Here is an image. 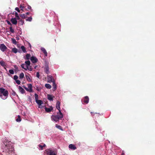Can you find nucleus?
<instances>
[{
    "label": "nucleus",
    "mask_w": 155,
    "mask_h": 155,
    "mask_svg": "<svg viewBox=\"0 0 155 155\" xmlns=\"http://www.w3.org/2000/svg\"><path fill=\"white\" fill-rule=\"evenodd\" d=\"M3 143L4 144L1 147L3 152L7 154H11L12 153H14V148L10 141L5 140Z\"/></svg>",
    "instance_id": "obj_1"
},
{
    "label": "nucleus",
    "mask_w": 155,
    "mask_h": 155,
    "mask_svg": "<svg viewBox=\"0 0 155 155\" xmlns=\"http://www.w3.org/2000/svg\"><path fill=\"white\" fill-rule=\"evenodd\" d=\"M58 151L56 149L49 148L45 150V155H57Z\"/></svg>",
    "instance_id": "obj_2"
},
{
    "label": "nucleus",
    "mask_w": 155,
    "mask_h": 155,
    "mask_svg": "<svg viewBox=\"0 0 155 155\" xmlns=\"http://www.w3.org/2000/svg\"><path fill=\"white\" fill-rule=\"evenodd\" d=\"M30 61H25V63L22 64L21 65V67L25 69V70L27 71L28 70L29 71H32V68L31 66H30Z\"/></svg>",
    "instance_id": "obj_3"
},
{
    "label": "nucleus",
    "mask_w": 155,
    "mask_h": 155,
    "mask_svg": "<svg viewBox=\"0 0 155 155\" xmlns=\"http://www.w3.org/2000/svg\"><path fill=\"white\" fill-rule=\"evenodd\" d=\"M0 92L2 94H1L0 96L2 99L5 100L7 98L8 95V92L7 90L3 88H0Z\"/></svg>",
    "instance_id": "obj_4"
},
{
    "label": "nucleus",
    "mask_w": 155,
    "mask_h": 155,
    "mask_svg": "<svg viewBox=\"0 0 155 155\" xmlns=\"http://www.w3.org/2000/svg\"><path fill=\"white\" fill-rule=\"evenodd\" d=\"M63 117V115L61 112H58L56 115H52L51 116V119L52 120L57 122Z\"/></svg>",
    "instance_id": "obj_5"
},
{
    "label": "nucleus",
    "mask_w": 155,
    "mask_h": 155,
    "mask_svg": "<svg viewBox=\"0 0 155 155\" xmlns=\"http://www.w3.org/2000/svg\"><path fill=\"white\" fill-rule=\"evenodd\" d=\"M28 87H24V88L26 90L30 92H33L32 86L31 84H27Z\"/></svg>",
    "instance_id": "obj_6"
},
{
    "label": "nucleus",
    "mask_w": 155,
    "mask_h": 155,
    "mask_svg": "<svg viewBox=\"0 0 155 155\" xmlns=\"http://www.w3.org/2000/svg\"><path fill=\"white\" fill-rule=\"evenodd\" d=\"M7 49V48L4 44H2L0 45V49L2 51L4 52Z\"/></svg>",
    "instance_id": "obj_7"
},
{
    "label": "nucleus",
    "mask_w": 155,
    "mask_h": 155,
    "mask_svg": "<svg viewBox=\"0 0 155 155\" xmlns=\"http://www.w3.org/2000/svg\"><path fill=\"white\" fill-rule=\"evenodd\" d=\"M48 82L49 83H51L53 82H55L54 79L52 76L51 75L48 76L47 77Z\"/></svg>",
    "instance_id": "obj_8"
},
{
    "label": "nucleus",
    "mask_w": 155,
    "mask_h": 155,
    "mask_svg": "<svg viewBox=\"0 0 155 155\" xmlns=\"http://www.w3.org/2000/svg\"><path fill=\"white\" fill-rule=\"evenodd\" d=\"M36 102L39 105V108H42L43 107L41 105V104H43V102L42 101L40 100H38L36 101Z\"/></svg>",
    "instance_id": "obj_9"
},
{
    "label": "nucleus",
    "mask_w": 155,
    "mask_h": 155,
    "mask_svg": "<svg viewBox=\"0 0 155 155\" xmlns=\"http://www.w3.org/2000/svg\"><path fill=\"white\" fill-rule=\"evenodd\" d=\"M30 60L33 63H35L37 62L38 59L36 58L35 56H32L30 58Z\"/></svg>",
    "instance_id": "obj_10"
},
{
    "label": "nucleus",
    "mask_w": 155,
    "mask_h": 155,
    "mask_svg": "<svg viewBox=\"0 0 155 155\" xmlns=\"http://www.w3.org/2000/svg\"><path fill=\"white\" fill-rule=\"evenodd\" d=\"M60 102L59 101H58L57 102V103H56V108L59 111L58 112H59V113L61 112V110H60Z\"/></svg>",
    "instance_id": "obj_11"
},
{
    "label": "nucleus",
    "mask_w": 155,
    "mask_h": 155,
    "mask_svg": "<svg viewBox=\"0 0 155 155\" xmlns=\"http://www.w3.org/2000/svg\"><path fill=\"white\" fill-rule=\"evenodd\" d=\"M69 148L72 150H74L76 149L75 146L73 144H70L68 146Z\"/></svg>",
    "instance_id": "obj_12"
},
{
    "label": "nucleus",
    "mask_w": 155,
    "mask_h": 155,
    "mask_svg": "<svg viewBox=\"0 0 155 155\" xmlns=\"http://www.w3.org/2000/svg\"><path fill=\"white\" fill-rule=\"evenodd\" d=\"M0 64L2 66L4 67L5 69L7 70L6 68H5L7 64L5 62L3 61L2 60L0 61Z\"/></svg>",
    "instance_id": "obj_13"
},
{
    "label": "nucleus",
    "mask_w": 155,
    "mask_h": 155,
    "mask_svg": "<svg viewBox=\"0 0 155 155\" xmlns=\"http://www.w3.org/2000/svg\"><path fill=\"white\" fill-rule=\"evenodd\" d=\"M17 18H12L11 20V21L13 24L16 25L17 23Z\"/></svg>",
    "instance_id": "obj_14"
},
{
    "label": "nucleus",
    "mask_w": 155,
    "mask_h": 155,
    "mask_svg": "<svg viewBox=\"0 0 155 155\" xmlns=\"http://www.w3.org/2000/svg\"><path fill=\"white\" fill-rule=\"evenodd\" d=\"M18 88L19 91L21 94H23L25 93V90L21 86H19L18 87Z\"/></svg>",
    "instance_id": "obj_15"
},
{
    "label": "nucleus",
    "mask_w": 155,
    "mask_h": 155,
    "mask_svg": "<svg viewBox=\"0 0 155 155\" xmlns=\"http://www.w3.org/2000/svg\"><path fill=\"white\" fill-rule=\"evenodd\" d=\"M89 98L88 96H86L83 99L82 102L86 104H87L89 102Z\"/></svg>",
    "instance_id": "obj_16"
},
{
    "label": "nucleus",
    "mask_w": 155,
    "mask_h": 155,
    "mask_svg": "<svg viewBox=\"0 0 155 155\" xmlns=\"http://www.w3.org/2000/svg\"><path fill=\"white\" fill-rule=\"evenodd\" d=\"M38 149L40 150H42L44 149V147H45V145L44 144H41L38 146Z\"/></svg>",
    "instance_id": "obj_17"
},
{
    "label": "nucleus",
    "mask_w": 155,
    "mask_h": 155,
    "mask_svg": "<svg viewBox=\"0 0 155 155\" xmlns=\"http://www.w3.org/2000/svg\"><path fill=\"white\" fill-rule=\"evenodd\" d=\"M54 97L51 95L48 94L47 95V98L49 100L52 101L53 100Z\"/></svg>",
    "instance_id": "obj_18"
},
{
    "label": "nucleus",
    "mask_w": 155,
    "mask_h": 155,
    "mask_svg": "<svg viewBox=\"0 0 155 155\" xmlns=\"http://www.w3.org/2000/svg\"><path fill=\"white\" fill-rule=\"evenodd\" d=\"M28 14V12H27L25 14H22L20 15V16L23 18H25L27 17V15Z\"/></svg>",
    "instance_id": "obj_19"
},
{
    "label": "nucleus",
    "mask_w": 155,
    "mask_h": 155,
    "mask_svg": "<svg viewBox=\"0 0 155 155\" xmlns=\"http://www.w3.org/2000/svg\"><path fill=\"white\" fill-rule=\"evenodd\" d=\"M53 109V108L52 107H51L50 108H45V111L47 112H50Z\"/></svg>",
    "instance_id": "obj_20"
},
{
    "label": "nucleus",
    "mask_w": 155,
    "mask_h": 155,
    "mask_svg": "<svg viewBox=\"0 0 155 155\" xmlns=\"http://www.w3.org/2000/svg\"><path fill=\"white\" fill-rule=\"evenodd\" d=\"M26 79L29 82H31L32 79L31 78V77L30 76H29L27 75H25Z\"/></svg>",
    "instance_id": "obj_21"
},
{
    "label": "nucleus",
    "mask_w": 155,
    "mask_h": 155,
    "mask_svg": "<svg viewBox=\"0 0 155 155\" xmlns=\"http://www.w3.org/2000/svg\"><path fill=\"white\" fill-rule=\"evenodd\" d=\"M41 50L43 52V53H44L45 56H47V53L45 49L44 48H42L41 49Z\"/></svg>",
    "instance_id": "obj_22"
},
{
    "label": "nucleus",
    "mask_w": 155,
    "mask_h": 155,
    "mask_svg": "<svg viewBox=\"0 0 155 155\" xmlns=\"http://www.w3.org/2000/svg\"><path fill=\"white\" fill-rule=\"evenodd\" d=\"M14 14H15V16L16 18H17V20H19L20 18L17 13L16 12H14Z\"/></svg>",
    "instance_id": "obj_23"
},
{
    "label": "nucleus",
    "mask_w": 155,
    "mask_h": 155,
    "mask_svg": "<svg viewBox=\"0 0 155 155\" xmlns=\"http://www.w3.org/2000/svg\"><path fill=\"white\" fill-rule=\"evenodd\" d=\"M45 87L48 89H50L51 87V86L49 84H45Z\"/></svg>",
    "instance_id": "obj_24"
},
{
    "label": "nucleus",
    "mask_w": 155,
    "mask_h": 155,
    "mask_svg": "<svg viewBox=\"0 0 155 155\" xmlns=\"http://www.w3.org/2000/svg\"><path fill=\"white\" fill-rule=\"evenodd\" d=\"M12 51L15 53H16L18 52V50L16 48H14L12 49Z\"/></svg>",
    "instance_id": "obj_25"
},
{
    "label": "nucleus",
    "mask_w": 155,
    "mask_h": 155,
    "mask_svg": "<svg viewBox=\"0 0 155 155\" xmlns=\"http://www.w3.org/2000/svg\"><path fill=\"white\" fill-rule=\"evenodd\" d=\"M21 48L24 53L26 52V51L25 47L23 46L21 47Z\"/></svg>",
    "instance_id": "obj_26"
},
{
    "label": "nucleus",
    "mask_w": 155,
    "mask_h": 155,
    "mask_svg": "<svg viewBox=\"0 0 155 155\" xmlns=\"http://www.w3.org/2000/svg\"><path fill=\"white\" fill-rule=\"evenodd\" d=\"M31 55L29 54H27L26 55V58H24L25 59H26L27 60H28L30 58V57Z\"/></svg>",
    "instance_id": "obj_27"
},
{
    "label": "nucleus",
    "mask_w": 155,
    "mask_h": 155,
    "mask_svg": "<svg viewBox=\"0 0 155 155\" xmlns=\"http://www.w3.org/2000/svg\"><path fill=\"white\" fill-rule=\"evenodd\" d=\"M53 89H54V90H55L57 88V86L55 84V82H53Z\"/></svg>",
    "instance_id": "obj_28"
},
{
    "label": "nucleus",
    "mask_w": 155,
    "mask_h": 155,
    "mask_svg": "<svg viewBox=\"0 0 155 155\" xmlns=\"http://www.w3.org/2000/svg\"><path fill=\"white\" fill-rule=\"evenodd\" d=\"M12 43L15 44L16 45L17 44V42L16 40L14 38H12Z\"/></svg>",
    "instance_id": "obj_29"
},
{
    "label": "nucleus",
    "mask_w": 155,
    "mask_h": 155,
    "mask_svg": "<svg viewBox=\"0 0 155 155\" xmlns=\"http://www.w3.org/2000/svg\"><path fill=\"white\" fill-rule=\"evenodd\" d=\"M56 127L58 128V129L62 130H63L62 129V127H61L60 125H58L57 124H56Z\"/></svg>",
    "instance_id": "obj_30"
},
{
    "label": "nucleus",
    "mask_w": 155,
    "mask_h": 155,
    "mask_svg": "<svg viewBox=\"0 0 155 155\" xmlns=\"http://www.w3.org/2000/svg\"><path fill=\"white\" fill-rule=\"evenodd\" d=\"M19 23L20 25H23L24 23V21L22 19L20 20L19 21Z\"/></svg>",
    "instance_id": "obj_31"
},
{
    "label": "nucleus",
    "mask_w": 155,
    "mask_h": 155,
    "mask_svg": "<svg viewBox=\"0 0 155 155\" xmlns=\"http://www.w3.org/2000/svg\"><path fill=\"white\" fill-rule=\"evenodd\" d=\"M24 77V74L23 73H21L19 75V78L20 79H22Z\"/></svg>",
    "instance_id": "obj_32"
},
{
    "label": "nucleus",
    "mask_w": 155,
    "mask_h": 155,
    "mask_svg": "<svg viewBox=\"0 0 155 155\" xmlns=\"http://www.w3.org/2000/svg\"><path fill=\"white\" fill-rule=\"evenodd\" d=\"M26 6H24V4H21L20 5V8H21L20 10H23V9L26 8Z\"/></svg>",
    "instance_id": "obj_33"
},
{
    "label": "nucleus",
    "mask_w": 155,
    "mask_h": 155,
    "mask_svg": "<svg viewBox=\"0 0 155 155\" xmlns=\"http://www.w3.org/2000/svg\"><path fill=\"white\" fill-rule=\"evenodd\" d=\"M21 117L19 115H18V118L16 119V120L17 122H20L21 121Z\"/></svg>",
    "instance_id": "obj_34"
},
{
    "label": "nucleus",
    "mask_w": 155,
    "mask_h": 155,
    "mask_svg": "<svg viewBox=\"0 0 155 155\" xmlns=\"http://www.w3.org/2000/svg\"><path fill=\"white\" fill-rule=\"evenodd\" d=\"M9 72L11 74H14V71L13 70L10 69L9 70Z\"/></svg>",
    "instance_id": "obj_35"
},
{
    "label": "nucleus",
    "mask_w": 155,
    "mask_h": 155,
    "mask_svg": "<svg viewBox=\"0 0 155 155\" xmlns=\"http://www.w3.org/2000/svg\"><path fill=\"white\" fill-rule=\"evenodd\" d=\"M35 101H37L38 100V95L37 94H35Z\"/></svg>",
    "instance_id": "obj_36"
},
{
    "label": "nucleus",
    "mask_w": 155,
    "mask_h": 155,
    "mask_svg": "<svg viewBox=\"0 0 155 155\" xmlns=\"http://www.w3.org/2000/svg\"><path fill=\"white\" fill-rule=\"evenodd\" d=\"M32 20V18L31 17H30L26 19V20L27 21H31Z\"/></svg>",
    "instance_id": "obj_37"
},
{
    "label": "nucleus",
    "mask_w": 155,
    "mask_h": 155,
    "mask_svg": "<svg viewBox=\"0 0 155 155\" xmlns=\"http://www.w3.org/2000/svg\"><path fill=\"white\" fill-rule=\"evenodd\" d=\"M10 31L12 33H14V30L12 28V27L10 28Z\"/></svg>",
    "instance_id": "obj_38"
},
{
    "label": "nucleus",
    "mask_w": 155,
    "mask_h": 155,
    "mask_svg": "<svg viewBox=\"0 0 155 155\" xmlns=\"http://www.w3.org/2000/svg\"><path fill=\"white\" fill-rule=\"evenodd\" d=\"M27 8H25V10H27V9H30L31 8V7L30 6L28 5H27L26 6Z\"/></svg>",
    "instance_id": "obj_39"
},
{
    "label": "nucleus",
    "mask_w": 155,
    "mask_h": 155,
    "mask_svg": "<svg viewBox=\"0 0 155 155\" xmlns=\"http://www.w3.org/2000/svg\"><path fill=\"white\" fill-rule=\"evenodd\" d=\"M15 81H16V83H17V84H21L20 81L18 80H15Z\"/></svg>",
    "instance_id": "obj_40"
},
{
    "label": "nucleus",
    "mask_w": 155,
    "mask_h": 155,
    "mask_svg": "<svg viewBox=\"0 0 155 155\" xmlns=\"http://www.w3.org/2000/svg\"><path fill=\"white\" fill-rule=\"evenodd\" d=\"M18 77L16 75L14 76V79L15 81L16 80H18Z\"/></svg>",
    "instance_id": "obj_41"
},
{
    "label": "nucleus",
    "mask_w": 155,
    "mask_h": 155,
    "mask_svg": "<svg viewBox=\"0 0 155 155\" xmlns=\"http://www.w3.org/2000/svg\"><path fill=\"white\" fill-rule=\"evenodd\" d=\"M36 77L38 78H39V77H40V76H39V73L38 72H37L36 73Z\"/></svg>",
    "instance_id": "obj_42"
},
{
    "label": "nucleus",
    "mask_w": 155,
    "mask_h": 155,
    "mask_svg": "<svg viewBox=\"0 0 155 155\" xmlns=\"http://www.w3.org/2000/svg\"><path fill=\"white\" fill-rule=\"evenodd\" d=\"M45 71L47 74H48L49 73V70L48 68H46Z\"/></svg>",
    "instance_id": "obj_43"
},
{
    "label": "nucleus",
    "mask_w": 155,
    "mask_h": 155,
    "mask_svg": "<svg viewBox=\"0 0 155 155\" xmlns=\"http://www.w3.org/2000/svg\"><path fill=\"white\" fill-rule=\"evenodd\" d=\"M14 67L16 70H17L18 69V68L16 65H14Z\"/></svg>",
    "instance_id": "obj_44"
},
{
    "label": "nucleus",
    "mask_w": 155,
    "mask_h": 155,
    "mask_svg": "<svg viewBox=\"0 0 155 155\" xmlns=\"http://www.w3.org/2000/svg\"><path fill=\"white\" fill-rule=\"evenodd\" d=\"M7 23L8 24V25H11V23L10 22L8 21H7Z\"/></svg>",
    "instance_id": "obj_45"
},
{
    "label": "nucleus",
    "mask_w": 155,
    "mask_h": 155,
    "mask_svg": "<svg viewBox=\"0 0 155 155\" xmlns=\"http://www.w3.org/2000/svg\"><path fill=\"white\" fill-rule=\"evenodd\" d=\"M15 10H19V9L18 7H16L15 8Z\"/></svg>",
    "instance_id": "obj_46"
},
{
    "label": "nucleus",
    "mask_w": 155,
    "mask_h": 155,
    "mask_svg": "<svg viewBox=\"0 0 155 155\" xmlns=\"http://www.w3.org/2000/svg\"><path fill=\"white\" fill-rule=\"evenodd\" d=\"M17 11H18V12H20V10H17Z\"/></svg>",
    "instance_id": "obj_47"
},
{
    "label": "nucleus",
    "mask_w": 155,
    "mask_h": 155,
    "mask_svg": "<svg viewBox=\"0 0 155 155\" xmlns=\"http://www.w3.org/2000/svg\"><path fill=\"white\" fill-rule=\"evenodd\" d=\"M29 45H30V47L31 46V45L30 44H29Z\"/></svg>",
    "instance_id": "obj_48"
},
{
    "label": "nucleus",
    "mask_w": 155,
    "mask_h": 155,
    "mask_svg": "<svg viewBox=\"0 0 155 155\" xmlns=\"http://www.w3.org/2000/svg\"><path fill=\"white\" fill-rule=\"evenodd\" d=\"M8 74L9 76H10V75L9 74Z\"/></svg>",
    "instance_id": "obj_49"
},
{
    "label": "nucleus",
    "mask_w": 155,
    "mask_h": 155,
    "mask_svg": "<svg viewBox=\"0 0 155 155\" xmlns=\"http://www.w3.org/2000/svg\"><path fill=\"white\" fill-rule=\"evenodd\" d=\"M0 155H2V154H0Z\"/></svg>",
    "instance_id": "obj_50"
},
{
    "label": "nucleus",
    "mask_w": 155,
    "mask_h": 155,
    "mask_svg": "<svg viewBox=\"0 0 155 155\" xmlns=\"http://www.w3.org/2000/svg\"><path fill=\"white\" fill-rule=\"evenodd\" d=\"M1 95V94H0V96Z\"/></svg>",
    "instance_id": "obj_51"
}]
</instances>
